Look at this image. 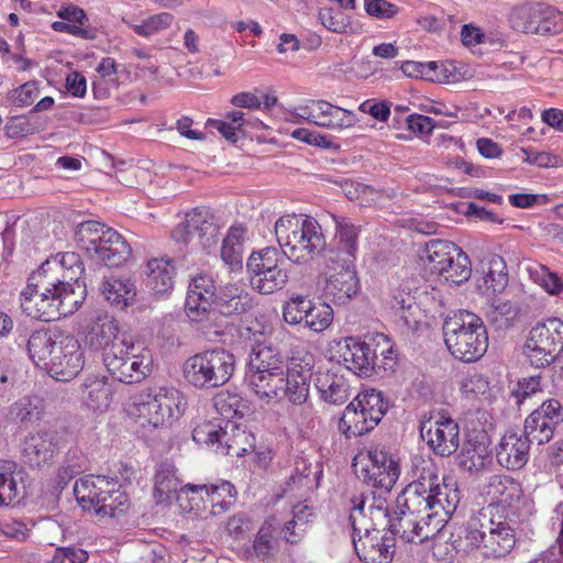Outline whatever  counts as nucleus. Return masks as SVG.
Segmentation results:
<instances>
[{
	"mask_svg": "<svg viewBox=\"0 0 563 563\" xmlns=\"http://www.w3.org/2000/svg\"><path fill=\"white\" fill-rule=\"evenodd\" d=\"M213 405L221 416L220 419L232 421L231 419L243 415L244 405L242 398L236 394L219 393L213 399Z\"/></svg>",
	"mask_w": 563,
	"mask_h": 563,
	"instance_id": "obj_57",
	"label": "nucleus"
},
{
	"mask_svg": "<svg viewBox=\"0 0 563 563\" xmlns=\"http://www.w3.org/2000/svg\"><path fill=\"white\" fill-rule=\"evenodd\" d=\"M542 377L534 375L520 379L511 395L518 405L542 393Z\"/></svg>",
	"mask_w": 563,
	"mask_h": 563,
	"instance_id": "obj_62",
	"label": "nucleus"
},
{
	"mask_svg": "<svg viewBox=\"0 0 563 563\" xmlns=\"http://www.w3.org/2000/svg\"><path fill=\"white\" fill-rule=\"evenodd\" d=\"M109 373L125 384L140 383L153 371L152 351L140 341L129 339L104 358Z\"/></svg>",
	"mask_w": 563,
	"mask_h": 563,
	"instance_id": "obj_14",
	"label": "nucleus"
},
{
	"mask_svg": "<svg viewBox=\"0 0 563 563\" xmlns=\"http://www.w3.org/2000/svg\"><path fill=\"white\" fill-rule=\"evenodd\" d=\"M278 522L275 518L267 519L257 531L253 541V549L257 558L266 559L278 551V540L275 537Z\"/></svg>",
	"mask_w": 563,
	"mask_h": 563,
	"instance_id": "obj_49",
	"label": "nucleus"
},
{
	"mask_svg": "<svg viewBox=\"0 0 563 563\" xmlns=\"http://www.w3.org/2000/svg\"><path fill=\"white\" fill-rule=\"evenodd\" d=\"M318 20L329 32L346 34L352 32V18L332 7L318 10Z\"/></svg>",
	"mask_w": 563,
	"mask_h": 563,
	"instance_id": "obj_54",
	"label": "nucleus"
},
{
	"mask_svg": "<svg viewBox=\"0 0 563 563\" xmlns=\"http://www.w3.org/2000/svg\"><path fill=\"white\" fill-rule=\"evenodd\" d=\"M331 358L357 376H369L375 366L376 354L360 339L347 336L333 341Z\"/></svg>",
	"mask_w": 563,
	"mask_h": 563,
	"instance_id": "obj_24",
	"label": "nucleus"
},
{
	"mask_svg": "<svg viewBox=\"0 0 563 563\" xmlns=\"http://www.w3.org/2000/svg\"><path fill=\"white\" fill-rule=\"evenodd\" d=\"M214 299L206 298L203 295L187 294L185 310L192 322H200L208 318Z\"/></svg>",
	"mask_w": 563,
	"mask_h": 563,
	"instance_id": "obj_59",
	"label": "nucleus"
},
{
	"mask_svg": "<svg viewBox=\"0 0 563 563\" xmlns=\"http://www.w3.org/2000/svg\"><path fill=\"white\" fill-rule=\"evenodd\" d=\"M217 309L223 316H238L252 307L249 292L236 284L225 285L214 300Z\"/></svg>",
	"mask_w": 563,
	"mask_h": 563,
	"instance_id": "obj_40",
	"label": "nucleus"
},
{
	"mask_svg": "<svg viewBox=\"0 0 563 563\" xmlns=\"http://www.w3.org/2000/svg\"><path fill=\"white\" fill-rule=\"evenodd\" d=\"M386 409L380 391L364 390L345 407L339 421V431L347 439L363 435L378 424Z\"/></svg>",
	"mask_w": 563,
	"mask_h": 563,
	"instance_id": "obj_13",
	"label": "nucleus"
},
{
	"mask_svg": "<svg viewBox=\"0 0 563 563\" xmlns=\"http://www.w3.org/2000/svg\"><path fill=\"white\" fill-rule=\"evenodd\" d=\"M443 335L451 355L465 363L478 361L488 347V335L483 320L467 310H461L445 319Z\"/></svg>",
	"mask_w": 563,
	"mask_h": 563,
	"instance_id": "obj_5",
	"label": "nucleus"
},
{
	"mask_svg": "<svg viewBox=\"0 0 563 563\" xmlns=\"http://www.w3.org/2000/svg\"><path fill=\"white\" fill-rule=\"evenodd\" d=\"M81 273L78 254H55L29 277L20 295L21 309L45 322L73 314L85 300L86 291L79 283Z\"/></svg>",
	"mask_w": 563,
	"mask_h": 563,
	"instance_id": "obj_1",
	"label": "nucleus"
},
{
	"mask_svg": "<svg viewBox=\"0 0 563 563\" xmlns=\"http://www.w3.org/2000/svg\"><path fill=\"white\" fill-rule=\"evenodd\" d=\"M228 427H233V421L219 418L201 421L194 428L192 439L198 444L211 445L216 449L228 437L225 432Z\"/></svg>",
	"mask_w": 563,
	"mask_h": 563,
	"instance_id": "obj_46",
	"label": "nucleus"
},
{
	"mask_svg": "<svg viewBox=\"0 0 563 563\" xmlns=\"http://www.w3.org/2000/svg\"><path fill=\"white\" fill-rule=\"evenodd\" d=\"M225 432L228 437L216 448L217 453L232 456H243L247 453L249 448L252 446L250 433L240 429L235 422H233V427H228Z\"/></svg>",
	"mask_w": 563,
	"mask_h": 563,
	"instance_id": "obj_50",
	"label": "nucleus"
},
{
	"mask_svg": "<svg viewBox=\"0 0 563 563\" xmlns=\"http://www.w3.org/2000/svg\"><path fill=\"white\" fill-rule=\"evenodd\" d=\"M279 253L276 249H264L253 253L246 263L251 275L250 283L261 294H273L288 282V274L279 266Z\"/></svg>",
	"mask_w": 563,
	"mask_h": 563,
	"instance_id": "obj_20",
	"label": "nucleus"
},
{
	"mask_svg": "<svg viewBox=\"0 0 563 563\" xmlns=\"http://www.w3.org/2000/svg\"><path fill=\"white\" fill-rule=\"evenodd\" d=\"M481 494L488 501L484 508H493L495 516L521 519L533 512L532 500L523 495L520 483L505 474H494L486 478Z\"/></svg>",
	"mask_w": 563,
	"mask_h": 563,
	"instance_id": "obj_12",
	"label": "nucleus"
},
{
	"mask_svg": "<svg viewBox=\"0 0 563 563\" xmlns=\"http://www.w3.org/2000/svg\"><path fill=\"white\" fill-rule=\"evenodd\" d=\"M412 482L407 486H418L419 496L423 499V519L437 522L441 531L450 516L456 510L461 494L456 482L452 478H441L434 464L421 456L412 459Z\"/></svg>",
	"mask_w": 563,
	"mask_h": 563,
	"instance_id": "obj_3",
	"label": "nucleus"
},
{
	"mask_svg": "<svg viewBox=\"0 0 563 563\" xmlns=\"http://www.w3.org/2000/svg\"><path fill=\"white\" fill-rule=\"evenodd\" d=\"M354 466L364 482L385 492L394 487L400 475L398 461L378 448L356 456Z\"/></svg>",
	"mask_w": 563,
	"mask_h": 563,
	"instance_id": "obj_19",
	"label": "nucleus"
},
{
	"mask_svg": "<svg viewBox=\"0 0 563 563\" xmlns=\"http://www.w3.org/2000/svg\"><path fill=\"white\" fill-rule=\"evenodd\" d=\"M101 292L111 306L120 310L132 306L137 295L134 282L114 276L104 278Z\"/></svg>",
	"mask_w": 563,
	"mask_h": 563,
	"instance_id": "obj_39",
	"label": "nucleus"
},
{
	"mask_svg": "<svg viewBox=\"0 0 563 563\" xmlns=\"http://www.w3.org/2000/svg\"><path fill=\"white\" fill-rule=\"evenodd\" d=\"M493 508H481L474 512L467 520L463 539L465 541V550H478L482 552L486 538L489 536L498 519L493 515Z\"/></svg>",
	"mask_w": 563,
	"mask_h": 563,
	"instance_id": "obj_34",
	"label": "nucleus"
},
{
	"mask_svg": "<svg viewBox=\"0 0 563 563\" xmlns=\"http://www.w3.org/2000/svg\"><path fill=\"white\" fill-rule=\"evenodd\" d=\"M418 486H406L396 499V507L388 527L390 532L405 542L422 543L435 537L440 530L437 522L423 519V499Z\"/></svg>",
	"mask_w": 563,
	"mask_h": 563,
	"instance_id": "obj_8",
	"label": "nucleus"
},
{
	"mask_svg": "<svg viewBox=\"0 0 563 563\" xmlns=\"http://www.w3.org/2000/svg\"><path fill=\"white\" fill-rule=\"evenodd\" d=\"M358 110L379 122H386L390 115V102L378 99H367L358 106Z\"/></svg>",
	"mask_w": 563,
	"mask_h": 563,
	"instance_id": "obj_64",
	"label": "nucleus"
},
{
	"mask_svg": "<svg viewBox=\"0 0 563 563\" xmlns=\"http://www.w3.org/2000/svg\"><path fill=\"white\" fill-rule=\"evenodd\" d=\"M390 306L408 328L412 329L418 324L417 314L419 313V308L409 294L394 296Z\"/></svg>",
	"mask_w": 563,
	"mask_h": 563,
	"instance_id": "obj_58",
	"label": "nucleus"
},
{
	"mask_svg": "<svg viewBox=\"0 0 563 563\" xmlns=\"http://www.w3.org/2000/svg\"><path fill=\"white\" fill-rule=\"evenodd\" d=\"M508 285V273L505 261L500 256H493L483 269L481 277L476 278V289L486 297L501 294Z\"/></svg>",
	"mask_w": 563,
	"mask_h": 563,
	"instance_id": "obj_38",
	"label": "nucleus"
},
{
	"mask_svg": "<svg viewBox=\"0 0 563 563\" xmlns=\"http://www.w3.org/2000/svg\"><path fill=\"white\" fill-rule=\"evenodd\" d=\"M530 435L520 431H507L496 448L498 463L508 470H519L529 460Z\"/></svg>",
	"mask_w": 563,
	"mask_h": 563,
	"instance_id": "obj_29",
	"label": "nucleus"
},
{
	"mask_svg": "<svg viewBox=\"0 0 563 563\" xmlns=\"http://www.w3.org/2000/svg\"><path fill=\"white\" fill-rule=\"evenodd\" d=\"M84 341L95 351H103V360L114 349H120L129 338L120 333L119 322L103 310L90 311L85 320Z\"/></svg>",
	"mask_w": 563,
	"mask_h": 563,
	"instance_id": "obj_21",
	"label": "nucleus"
},
{
	"mask_svg": "<svg viewBox=\"0 0 563 563\" xmlns=\"http://www.w3.org/2000/svg\"><path fill=\"white\" fill-rule=\"evenodd\" d=\"M74 239L90 258L110 267L121 266L132 253L130 244L118 231L93 220L77 224Z\"/></svg>",
	"mask_w": 563,
	"mask_h": 563,
	"instance_id": "obj_7",
	"label": "nucleus"
},
{
	"mask_svg": "<svg viewBox=\"0 0 563 563\" xmlns=\"http://www.w3.org/2000/svg\"><path fill=\"white\" fill-rule=\"evenodd\" d=\"M184 407L185 399L178 389L162 387L154 394L141 393L132 397L125 412L140 427L158 429L177 420Z\"/></svg>",
	"mask_w": 563,
	"mask_h": 563,
	"instance_id": "obj_6",
	"label": "nucleus"
},
{
	"mask_svg": "<svg viewBox=\"0 0 563 563\" xmlns=\"http://www.w3.org/2000/svg\"><path fill=\"white\" fill-rule=\"evenodd\" d=\"M175 18L169 12H159L143 19L139 23L125 21L133 32L142 37H151L169 29Z\"/></svg>",
	"mask_w": 563,
	"mask_h": 563,
	"instance_id": "obj_51",
	"label": "nucleus"
},
{
	"mask_svg": "<svg viewBox=\"0 0 563 563\" xmlns=\"http://www.w3.org/2000/svg\"><path fill=\"white\" fill-rule=\"evenodd\" d=\"M360 290L355 264L340 262L327 274L322 287L323 297L336 305L349 302Z\"/></svg>",
	"mask_w": 563,
	"mask_h": 563,
	"instance_id": "obj_27",
	"label": "nucleus"
},
{
	"mask_svg": "<svg viewBox=\"0 0 563 563\" xmlns=\"http://www.w3.org/2000/svg\"><path fill=\"white\" fill-rule=\"evenodd\" d=\"M314 387L323 401L333 405L344 404L351 396L347 379L331 371H318Z\"/></svg>",
	"mask_w": 563,
	"mask_h": 563,
	"instance_id": "obj_37",
	"label": "nucleus"
},
{
	"mask_svg": "<svg viewBox=\"0 0 563 563\" xmlns=\"http://www.w3.org/2000/svg\"><path fill=\"white\" fill-rule=\"evenodd\" d=\"M246 230L242 224L230 227L221 246V258L231 268L242 267L243 242Z\"/></svg>",
	"mask_w": 563,
	"mask_h": 563,
	"instance_id": "obj_45",
	"label": "nucleus"
},
{
	"mask_svg": "<svg viewBox=\"0 0 563 563\" xmlns=\"http://www.w3.org/2000/svg\"><path fill=\"white\" fill-rule=\"evenodd\" d=\"M40 95V84L35 80L27 81L15 89H12L8 98L16 107L31 106Z\"/></svg>",
	"mask_w": 563,
	"mask_h": 563,
	"instance_id": "obj_60",
	"label": "nucleus"
},
{
	"mask_svg": "<svg viewBox=\"0 0 563 563\" xmlns=\"http://www.w3.org/2000/svg\"><path fill=\"white\" fill-rule=\"evenodd\" d=\"M26 347L31 360L56 380H70L80 373L85 364L79 341L68 333L34 331Z\"/></svg>",
	"mask_w": 563,
	"mask_h": 563,
	"instance_id": "obj_2",
	"label": "nucleus"
},
{
	"mask_svg": "<svg viewBox=\"0 0 563 563\" xmlns=\"http://www.w3.org/2000/svg\"><path fill=\"white\" fill-rule=\"evenodd\" d=\"M364 10L378 20H391L400 12V8L388 0H364Z\"/></svg>",
	"mask_w": 563,
	"mask_h": 563,
	"instance_id": "obj_63",
	"label": "nucleus"
},
{
	"mask_svg": "<svg viewBox=\"0 0 563 563\" xmlns=\"http://www.w3.org/2000/svg\"><path fill=\"white\" fill-rule=\"evenodd\" d=\"M526 271L530 279L542 287L550 295H559L563 290V282L547 266L540 263L527 265Z\"/></svg>",
	"mask_w": 563,
	"mask_h": 563,
	"instance_id": "obj_53",
	"label": "nucleus"
},
{
	"mask_svg": "<svg viewBox=\"0 0 563 563\" xmlns=\"http://www.w3.org/2000/svg\"><path fill=\"white\" fill-rule=\"evenodd\" d=\"M420 433L428 446L440 456L451 455L460 445L459 424L450 417H431L421 423Z\"/></svg>",
	"mask_w": 563,
	"mask_h": 563,
	"instance_id": "obj_25",
	"label": "nucleus"
},
{
	"mask_svg": "<svg viewBox=\"0 0 563 563\" xmlns=\"http://www.w3.org/2000/svg\"><path fill=\"white\" fill-rule=\"evenodd\" d=\"M75 497L84 510L99 518H114L129 508L128 495L120 485L106 476L88 475L75 482Z\"/></svg>",
	"mask_w": 563,
	"mask_h": 563,
	"instance_id": "obj_9",
	"label": "nucleus"
},
{
	"mask_svg": "<svg viewBox=\"0 0 563 563\" xmlns=\"http://www.w3.org/2000/svg\"><path fill=\"white\" fill-rule=\"evenodd\" d=\"M184 487L180 486L176 470L170 465H163L156 473L153 495L156 503L163 505L169 504L174 498H180L181 495L189 499L191 494L184 493Z\"/></svg>",
	"mask_w": 563,
	"mask_h": 563,
	"instance_id": "obj_42",
	"label": "nucleus"
},
{
	"mask_svg": "<svg viewBox=\"0 0 563 563\" xmlns=\"http://www.w3.org/2000/svg\"><path fill=\"white\" fill-rule=\"evenodd\" d=\"M26 473L16 462L0 460V507L19 503L25 495Z\"/></svg>",
	"mask_w": 563,
	"mask_h": 563,
	"instance_id": "obj_33",
	"label": "nucleus"
},
{
	"mask_svg": "<svg viewBox=\"0 0 563 563\" xmlns=\"http://www.w3.org/2000/svg\"><path fill=\"white\" fill-rule=\"evenodd\" d=\"M331 218L335 223V235L330 261L333 264L340 262L355 264L360 229L347 218L335 214H331Z\"/></svg>",
	"mask_w": 563,
	"mask_h": 563,
	"instance_id": "obj_32",
	"label": "nucleus"
},
{
	"mask_svg": "<svg viewBox=\"0 0 563 563\" xmlns=\"http://www.w3.org/2000/svg\"><path fill=\"white\" fill-rule=\"evenodd\" d=\"M311 364L302 358H291L285 368L282 399L294 406L307 404L310 394Z\"/></svg>",
	"mask_w": 563,
	"mask_h": 563,
	"instance_id": "obj_28",
	"label": "nucleus"
},
{
	"mask_svg": "<svg viewBox=\"0 0 563 563\" xmlns=\"http://www.w3.org/2000/svg\"><path fill=\"white\" fill-rule=\"evenodd\" d=\"M292 518L282 528L283 538L289 543H297L306 532V526L313 517L311 507L297 504L292 508Z\"/></svg>",
	"mask_w": 563,
	"mask_h": 563,
	"instance_id": "obj_48",
	"label": "nucleus"
},
{
	"mask_svg": "<svg viewBox=\"0 0 563 563\" xmlns=\"http://www.w3.org/2000/svg\"><path fill=\"white\" fill-rule=\"evenodd\" d=\"M431 80L439 84H453L461 79V73L452 62H430Z\"/></svg>",
	"mask_w": 563,
	"mask_h": 563,
	"instance_id": "obj_61",
	"label": "nucleus"
},
{
	"mask_svg": "<svg viewBox=\"0 0 563 563\" xmlns=\"http://www.w3.org/2000/svg\"><path fill=\"white\" fill-rule=\"evenodd\" d=\"M184 493L191 494L189 501L192 504L190 510L200 512L208 506L211 507L210 514L219 516L229 510L235 500V488L228 481H220L217 484H186Z\"/></svg>",
	"mask_w": 563,
	"mask_h": 563,
	"instance_id": "obj_23",
	"label": "nucleus"
},
{
	"mask_svg": "<svg viewBox=\"0 0 563 563\" xmlns=\"http://www.w3.org/2000/svg\"><path fill=\"white\" fill-rule=\"evenodd\" d=\"M443 266L444 269L438 271L437 275L443 277L449 283L460 285L471 277L472 267L470 258L461 249H459V255L449 258Z\"/></svg>",
	"mask_w": 563,
	"mask_h": 563,
	"instance_id": "obj_52",
	"label": "nucleus"
},
{
	"mask_svg": "<svg viewBox=\"0 0 563 563\" xmlns=\"http://www.w3.org/2000/svg\"><path fill=\"white\" fill-rule=\"evenodd\" d=\"M58 441L55 432L42 431L30 434L23 444L22 453L31 467L51 465L58 453Z\"/></svg>",
	"mask_w": 563,
	"mask_h": 563,
	"instance_id": "obj_31",
	"label": "nucleus"
},
{
	"mask_svg": "<svg viewBox=\"0 0 563 563\" xmlns=\"http://www.w3.org/2000/svg\"><path fill=\"white\" fill-rule=\"evenodd\" d=\"M459 246L445 240H431L426 244L421 261L432 274L444 269L445 262L454 255H459Z\"/></svg>",
	"mask_w": 563,
	"mask_h": 563,
	"instance_id": "obj_44",
	"label": "nucleus"
},
{
	"mask_svg": "<svg viewBox=\"0 0 563 563\" xmlns=\"http://www.w3.org/2000/svg\"><path fill=\"white\" fill-rule=\"evenodd\" d=\"M311 299L303 295L291 296L283 306V318L290 325H301L311 309Z\"/></svg>",
	"mask_w": 563,
	"mask_h": 563,
	"instance_id": "obj_55",
	"label": "nucleus"
},
{
	"mask_svg": "<svg viewBox=\"0 0 563 563\" xmlns=\"http://www.w3.org/2000/svg\"><path fill=\"white\" fill-rule=\"evenodd\" d=\"M288 120L295 123L307 121L319 128L340 133L358 122L357 115L347 109L334 106L325 100H309L288 112Z\"/></svg>",
	"mask_w": 563,
	"mask_h": 563,
	"instance_id": "obj_17",
	"label": "nucleus"
},
{
	"mask_svg": "<svg viewBox=\"0 0 563 563\" xmlns=\"http://www.w3.org/2000/svg\"><path fill=\"white\" fill-rule=\"evenodd\" d=\"M563 422V406L558 399L544 400L525 420V431L538 444L548 443Z\"/></svg>",
	"mask_w": 563,
	"mask_h": 563,
	"instance_id": "obj_26",
	"label": "nucleus"
},
{
	"mask_svg": "<svg viewBox=\"0 0 563 563\" xmlns=\"http://www.w3.org/2000/svg\"><path fill=\"white\" fill-rule=\"evenodd\" d=\"M234 355L223 347L209 349L188 357L183 365L185 380L199 389L225 385L235 371Z\"/></svg>",
	"mask_w": 563,
	"mask_h": 563,
	"instance_id": "obj_11",
	"label": "nucleus"
},
{
	"mask_svg": "<svg viewBox=\"0 0 563 563\" xmlns=\"http://www.w3.org/2000/svg\"><path fill=\"white\" fill-rule=\"evenodd\" d=\"M146 286L157 296L172 291L175 284L176 267L168 257L151 258L145 269Z\"/></svg>",
	"mask_w": 563,
	"mask_h": 563,
	"instance_id": "obj_36",
	"label": "nucleus"
},
{
	"mask_svg": "<svg viewBox=\"0 0 563 563\" xmlns=\"http://www.w3.org/2000/svg\"><path fill=\"white\" fill-rule=\"evenodd\" d=\"M85 406L97 415L107 412L112 402L111 386L98 377H88L82 385Z\"/></svg>",
	"mask_w": 563,
	"mask_h": 563,
	"instance_id": "obj_43",
	"label": "nucleus"
},
{
	"mask_svg": "<svg viewBox=\"0 0 563 563\" xmlns=\"http://www.w3.org/2000/svg\"><path fill=\"white\" fill-rule=\"evenodd\" d=\"M352 541L355 552L364 563H389L394 555L390 539L379 536L378 530L362 533L353 531Z\"/></svg>",
	"mask_w": 563,
	"mask_h": 563,
	"instance_id": "obj_30",
	"label": "nucleus"
},
{
	"mask_svg": "<svg viewBox=\"0 0 563 563\" xmlns=\"http://www.w3.org/2000/svg\"><path fill=\"white\" fill-rule=\"evenodd\" d=\"M173 239L192 251H209L216 246L219 227L209 210L196 208L187 212L185 220L173 230Z\"/></svg>",
	"mask_w": 563,
	"mask_h": 563,
	"instance_id": "obj_18",
	"label": "nucleus"
},
{
	"mask_svg": "<svg viewBox=\"0 0 563 563\" xmlns=\"http://www.w3.org/2000/svg\"><path fill=\"white\" fill-rule=\"evenodd\" d=\"M333 321V309L329 303H316L311 301V309L308 311L302 327L313 332H322L328 329Z\"/></svg>",
	"mask_w": 563,
	"mask_h": 563,
	"instance_id": "obj_56",
	"label": "nucleus"
},
{
	"mask_svg": "<svg viewBox=\"0 0 563 563\" xmlns=\"http://www.w3.org/2000/svg\"><path fill=\"white\" fill-rule=\"evenodd\" d=\"M517 520L498 516L481 554L485 558H501L508 554L516 543L515 529L511 525Z\"/></svg>",
	"mask_w": 563,
	"mask_h": 563,
	"instance_id": "obj_35",
	"label": "nucleus"
},
{
	"mask_svg": "<svg viewBox=\"0 0 563 563\" xmlns=\"http://www.w3.org/2000/svg\"><path fill=\"white\" fill-rule=\"evenodd\" d=\"M460 390L468 401L490 404L494 399L493 388L486 376L479 373L467 374L460 383Z\"/></svg>",
	"mask_w": 563,
	"mask_h": 563,
	"instance_id": "obj_47",
	"label": "nucleus"
},
{
	"mask_svg": "<svg viewBox=\"0 0 563 563\" xmlns=\"http://www.w3.org/2000/svg\"><path fill=\"white\" fill-rule=\"evenodd\" d=\"M276 240L284 255L295 263H306L325 247L321 225L305 214H284L275 222Z\"/></svg>",
	"mask_w": 563,
	"mask_h": 563,
	"instance_id": "obj_4",
	"label": "nucleus"
},
{
	"mask_svg": "<svg viewBox=\"0 0 563 563\" xmlns=\"http://www.w3.org/2000/svg\"><path fill=\"white\" fill-rule=\"evenodd\" d=\"M350 521L353 531L362 533L377 530V527L388 526L391 516L388 501L382 495L371 492L356 494L350 499Z\"/></svg>",
	"mask_w": 563,
	"mask_h": 563,
	"instance_id": "obj_22",
	"label": "nucleus"
},
{
	"mask_svg": "<svg viewBox=\"0 0 563 563\" xmlns=\"http://www.w3.org/2000/svg\"><path fill=\"white\" fill-rule=\"evenodd\" d=\"M490 463V452L483 440H467L457 455L459 466L470 473L484 471Z\"/></svg>",
	"mask_w": 563,
	"mask_h": 563,
	"instance_id": "obj_41",
	"label": "nucleus"
},
{
	"mask_svg": "<svg viewBox=\"0 0 563 563\" xmlns=\"http://www.w3.org/2000/svg\"><path fill=\"white\" fill-rule=\"evenodd\" d=\"M285 362L272 345H258L250 355L247 380L255 396L266 402L282 400Z\"/></svg>",
	"mask_w": 563,
	"mask_h": 563,
	"instance_id": "obj_10",
	"label": "nucleus"
},
{
	"mask_svg": "<svg viewBox=\"0 0 563 563\" xmlns=\"http://www.w3.org/2000/svg\"><path fill=\"white\" fill-rule=\"evenodd\" d=\"M562 349L563 321L550 318L530 330L523 345V355L531 366L542 368L550 365Z\"/></svg>",
	"mask_w": 563,
	"mask_h": 563,
	"instance_id": "obj_16",
	"label": "nucleus"
},
{
	"mask_svg": "<svg viewBox=\"0 0 563 563\" xmlns=\"http://www.w3.org/2000/svg\"><path fill=\"white\" fill-rule=\"evenodd\" d=\"M509 23L518 32L554 36L563 32V12L545 2L525 1L509 12Z\"/></svg>",
	"mask_w": 563,
	"mask_h": 563,
	"instance_id": "obj_15",
	"label": "nucleus"
}]
</instances>
